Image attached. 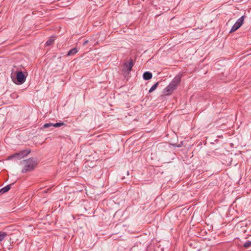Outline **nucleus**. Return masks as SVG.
<instances>
[{"instance_id": "1", "label": "nucleus", "mask_w": 251, "mask_h": 251, "mask_svg": "<svg viewBox=\"0 0 251 251\" xmlns=\"http://www.w3.org/2000/svg\"><path fill=\"white\" fill-rule=\"evenodd\" d=\"M181 81V76L176 75L170 83V84L164 89L163 93L165 95H171L174 90L176 88Z\"/></svg>"}, {"instance_id": "2", "label": "nucleus", "mask_w": 251, "mask_h": 251, "mask_svg": "<svg viewBox=\"0 0 251 251\" xmlns=\"http://www.w3.org/2000/svg\"><path fill=\"white\" fill-rule=\"evenodd\" d=\"M25 166L22 170V173H25L33 170L38 164L37 159L33 157L23 160Z\"/></svg>"}, {"instance_id": "3", "label": "nucleus", "mask_w": 251, "mask_h": 251, "mask_svg": "<svg viewBox=\"0 0 251 251\" xmlns=\"http://www.w3.org/2000/svg\"><path fill=\"white\" fill-rule=\"evenodd\" d=\"M133 66V60L130 59L128 61L125 62L122 68V74L125 78L127 79L130 77L129 74Z\"/></svg>"}, {"instance_id": "4", "label": "nucleus", "mask_w": 251, "mask_h": 251, "mask_svg": "<svg viewBox=\"0 0 251 251\" xmlns=\"http://www.w3.org/2000/svg\"><path fill=\"white\" fill-rule=\"evenodd\" d=\"M244 20V16H242L240 18H239L231 27L229 32H233L239 29L243 25Z\"/></svg>"}, {"instance_id": "5", "label": "nucleus", "mask_w": 251, "mask_h": 251, "mask_svg": "<svg viewBox=\"0 0 251 251\" xmlns=\"http://www.w3.org/2000/svg\"><path fill=\"white\" fill-rule=\"evenodd\" d=\"M16 80L17 81V83L19 84H23L26 79V76L25 75L24 73L20 71L16 72Z\"/></svg>"}, {"instance_id": "6", "label": "nucleus", "mask_w": 251, "mask_h": 251, "mask_svg": "<svg viewBox=\"0 0 251 251\" xmlns=\"http://www.w3.org/2000/svg\"><path fill=\"white\" fill-rule=\"evenodd\" d=\"M30 152V150H25L22 151L18 152L19 155H20V158L22 159L24 157L27 156Z\"/></svg>"}, {"instance_id": "7", "label": "nucleus", "mask_w": 251, "mask_h": 251, "mask_svg": "<svg viewBox=\"0 0 251 251\" xmlns=\"http://www.w3.org/2000/svg\"><path fill=\"white\" fill-rule=\"evenodd\" d=\"M152 75L151 73L150 72H145L143 75V77L144 80H150L152 78Z\"/></svg>"}, {"instance_id": "8", "label": "nucleus", "mask_w": 251, "mask_h": 251, "mask_svg": "<svg viewBox=\"0 0 251 251\" xmlns=\"http://www.w3.org/2000/svg\"><path fill=\"white\" fill-rule=\"evenodd\" d=\"M55 36H51L46 42L45 45L46 46H50L55 41Z\"/></svg>"}, {"instance_id": "9", "label": "nucleus", "mask_w": 251, "mask_h": 251, "mask_svg": "<svg viewBox=\"0 0 251 251\" xmlns=\"http://www.w3.org/2000/svg\"><path fill=\"white\" fill-rule=\"evenodd\" d=\"M78 52V49L77 48H74L71 50H70L67 54H66L67 56H71L75 54Z\"/></svg>"}, {"instance_id": "10", "label": "nucleus", "mask_w": 251, "mask_h": 251, "mask_svg": "<svg viewBox=\"0 0 251 251\" xmlns=\"http://www.w3.org/2000/svg\"><path fill=\"white\" fill-rule=\"evenodd\" d=\"M12 184L6 185L5 187L2 188L0 190V193L3 194L8 192L11 187Z\"/></svg>"}, {"instance_id": "11", "label": "nucleus", "mask_w": 251, "mask_h": 251, "mask_svg": "<svg viewBox=\"0 0 251 251\" xmlns=\"http://www.w3.org/2000/svg\"><path fill=\"white\" fill-rule=\"evenodd\" d=\"M7 236V233L5 232L0 231V242L2 241Z\"/></svg>"}, {"instance_id": "12", "label": "nucleus", "mask_w": 251, "mask_h": 251, "mask_svg": "<svg viewBox=\"0 0 251 251\" xmlns=\"http://www.w3.org/2000/svg\"><path fill=\"white\" fill-rule=\"evenodd\" d=\"M159 84V82H157L156 83H155L153 86H152V87L150 88L149 92V93H151L152 92V91H153L154 90H155L157 87L158 86Z\"/></svg>"}, {"instance_id": "13", "label": "nucleus", "mask_w": 251, "mask_h": 251, "mask_svg": "<svg viewBox=\"0 0 251 251\" xmlns=\"http://www.w3.org/2000/svg\"><path fill=\"white\" fill-rule=\"evenodd\" d=\"M10 158H16V159H20L21 158H20V155H19V153L18 152H17V153H15L12 155H11L10 157H9Z\"/></svg>"}, {"instance_id": "14", "label": "nucleus", "mask_w": 251, "mask_h": 251, "mask_svg": "<svg viewBox=\"0 0 251 251\" xmlns=\"http://www.w3.org/2000/svg\"><path fill=\"white\" fill-rule=\"evenodd\" d=\"M251 246V241H247L243 245V247L246 249L249 248Z\"/></svg>"}, {"instance_id": "15", "label": "nucleus", "mask_w": 251, "mask_h": 251, "mask_svg": "<svg viewBox=\"0 0 251 251\" xmlns=\"http://www.w3.org/2000/svg\"><path fill=\"white\" fill-rule=\"evenodd\" d=\"M64 125H65V124L64 123L59 122V123H57L55 124H53V126L55 127H60L62 126H63Z\"/></svg>"}, {"instance_id": "16", "label": "nucleus", "mask_w": 251, "mask_h": 251, "mask_svg": "<svg viewBox=\"0 0 251 251\" xmlns=\"http://www.w3.org/2000/svg\"><path fill=\"white\" fill-rule=\"evenodd\" d=\"M51 126H53V123H46L43 125L44 128H48V127H50Z\"/></svg>"}, {"instance_id": "17", "label": "nucleus", "mask_w": 251, "mask_h": 251, "mask_svg": "<svg viewBox=\"0 0 251 251\" xmlns=\"http://www.w3.org/2000/svg\"><path fill=\"white\" fill-rule=\"evenodd\" d=\"M89 42V41L88 40H86L84 41V42L83 43V46H85Z\"/></svg>"}, {"instance_id": "18", "label": "nucleus", "mask_w": 251, "mask_h": 251, "mask_svg": "<svg viewBox=\"0 0 251 251\" xmlns=\"http://www.w3.org/2000/svg\"><path fill=\"white\" fill-rule=\"evenodd\" d=\"M49 190V189H48L47 190L44 191V192L45 193H47V192H48V191Z\"/></svg>"}, {"instance_id": "19", "label": "nucleus", "mask_w": 251, "mask_h": 251, "mask_svg": "<svg viewBox=\"0 0 251 251\" xmlns=\"http://www.w3.org/2000/svg\"><path fill=\"white\" fill-rule=\"evenodd\" d=\"M177 147H181V146L179 145L177 146Z\"/></svg>"}, {"instance_id": "20", "label": "nucleus", "mask_w": 251, "mask_h": 251, "mask_svg": "<svg viewBox=\"0 0 251 251\" xmlns=\"http://www.w3.org/2000/svg\"><path fill=\"white\" fill-rule=\"evenodd\" d=\"M13 82H14L15 83H16V82H15V80H13ZM17 84H18V83H17Z\"/></svg>"}]
</instances>
